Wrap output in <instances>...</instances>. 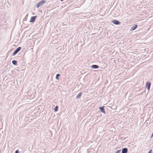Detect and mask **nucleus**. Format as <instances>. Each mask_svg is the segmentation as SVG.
<instances>
[{
  "instance_id": "17",
  "label": "nucleus",
  "mask_w": 153,
  "mask_h": 153,
  "mask_svg": "<svg viewBox=\"0 0 153 153\" xmlns=\"http://www.w3.org/2000/svg\"><path fill=\"white\" fill-rule=\"evenodd\" d=\"M60 0L62 2V1H63L64 0Z\"/></svg>"
},
{
  "instance_id": "3",
  "label": "nucleus",
  "mask_w": 153,
  "mask_h": 153,
  "mask_svg": "<svg viewBox=\"0 0 153 153\" xmlns=\"http://www.w3.org/2000/svg\"><path fill=\"white\" fill-rule=\"evenodd\" d=\"M111 22H112L114 24L116 25H119L121 24V22H120L117 20H112L111 21Z\"/></svg>"
},
{
  "instance_id": "2",
  "label": "nucleus",
  "mask_w": 153,
  "mask_h": 153,
  "mask_svg": "<svg viewBox=\"0 0 153 153\" xmlns=\"http://www.w3.org/2000/svg\"><path fill=\"white\" fill-rule=\"evenodd\" d=\"M21 47H19L15 50L14 52L13 53L12 56H14L21 49Z\"/></svg>"
},
{
  "instance_id": "7",
  "label": "nucleus",
  "mask_w": 153,
  "mask_h": 153,
  "mask_svg": "<svg viewBox=\"0 0 153 153\" xmlns=\"http://www.w3.org/2000/svg\"><path fill=\"white\" fill-rule=\"evenodd\" d=\"M137 27V25H134V26H133L131 27L130 29V30L132 31L135 30Z\"/></svg>"
},
{
  "instance_id": "11",
  "label": "nucleus",
  "mask_w": 153,
  "mask_h": 153,
  "mask_svg": "<svg viewBox=\"0 0 153 153\" xmlns=\"http://www.w3.org/2000/svg\"><path fill=\"white\" fill-rule=\"evenodd\" d=\"M12 63L15 65H17V61L16 60H13L12 61Z\"/></svg>"
},
{
  "instance_id": "16",
  "label": "nucleus",
  "mask_w": 153,
  "mask_h": 153,
  "mask_svg": "<svg viewBox=\"0 0 153 153\" xmlns=\"http://www.w3.org/2000/svg\"><path fill=\"white\" fill-rule=\"evenodd\" d=\"M152 149H151L150 151L149 152L150 153H152Z\"/></svg>"
},
{
  "instance_id": "12",
  "label": "nucleus",
  "mask_w": 153,
  "mask_h": 153,
  "mask_svg": "<svg viewBox=\"0 0 153 153\" xmlns=\"http://www.w3.org/2000/svg\"><path fill=\"white\" fill-rule=\"evenodd\" d=\"M60 76L59 74H57L56 75V79H59V77Z\"/></svg>"
},
{
  "instance_id": "13",
  "label": "nucleus",
  "mask_w": 153,
  "mask_h": 153,
  "mask_svg": "<svg viewBox=\"0 0 153 153\" xmlns=\"http://www.w3.org/2000/svg\"><path fill=\"white\" fill-rule=\"evenodd\" d=\"M58 106H56L54 108V110L55 111H58Z\"/></svg>"
},
{
  "instance_id": "8",
  "label": "nucleus",
  "mask_w": 153,
  "mask_h": 153,
  "mask_svg": "<svg viewBox=\"0 0 153 153\" xmlns=\"http://www.w3.org/2000/svg\"><path fill=\"white\" fill-rule=\"evenodd\" d=\"M128 149L127 148H124L122 149V153H127Z\"/></svg>"
},
{
  "instance_id": "4",
  "label": "nucleus",
  "mask_w": 153,
  "mask_h": 153,
  "mask_svg": "<svg viewBox=\"0 0 153 153\" xmlns=\"http://www.w3.org/2000/svg\"><path fill=\"white\" fill-rule=\"evenodd\" d=\"M151 83L150 82H147L146 83V87L148 90H149L151 86Z\"/></svg>"
},
{
  "instance_id": "1",
  "label": "nucleus",
  "mask_w": 153,
  "mask_h": 153,
  "mask_svg": "<svg viewBox=\"0 0 153 153\" xmlns=\"http://www.w3.org/2000/svg\"><path fill=\"white\" fill-rule=\"evenodd\" d=\"M46 1L45 0H42V1L39 2L36 5V7L38 8L39 7L42 6L45 3Z\"/></svg>"
},
{
  "instance_id": "10",
  "label": "nucleus",
  "mask_w": 153,
  "mask_h": 153,
  "mask_svg": "<svg viewBox=\"0 0 153 153\" xmlns=\"http://www.w3.org/2000/svg\"><path fill=\"white\" fill-rule=\"evenodd\" d=\"M82 94V93L81 92L79 93L76 96V98L78 99L81 97V95Z\"/></svg>"
},
{
  "instance_id": "15",
  "label": "nucleus",
  "mask_w": 153,
  "mask_h": 153,
  "mask_svg": "<svg viewBox=\"0 0 153 153\" xmlns=\"http://www.w3.org/2000/svg\"><path fill=\"white\" fill-rule=\"evenodd\" d=\"M19 151L18 150H17L16 151L15 153H19Z\"/></svg>"
},
{
  "instance_id": "9",
  "label": "nucleus",
  "mask_w": 153,
  "mask_h": 153,
  "mask_svg": "<svg viewBox=\"0 0 153 153\" xmlns=\"http://www.w3.org/2000/svg\"><path fill=\"white\" fill-rule=\"evenodd\" d=\"M99 68V66L97 65H93L91 66V68L94 69H97Z\"/></svg>"
},
{
  "instance_id": "5",
  "label": "nucleus",
  "mask_w": 153,
  "mask_h": 153,
  "mask_svg": "<svg viewBox=\"0 0 153 153\" xmlns=\"http://www.w3.org/2000/svg\"><path fill=\"white\" fill-rule=\"evenodd\" d=\"M37 16H33L31 17L30 22H33L35 20Z\"/></svg>"
},
{
  "instance_id": "6",
  "label": "nucleus",
  "mask_w": 153,
  "mask_h": 153,
  "mask_svg": "<svg viewBox=\"0 0 153 153\" xmlns=\"http://www.w3.org/2000/svg\"><path fill=\"white\" fill-rule=\"evenodd\" d=\"M105 107V106H103L102 107H99V109L100 111H101V112L103 113L104 114H105V109L104 108Z\"/></svg>"
},
{
  "instance_id": "14",
  "label": "nucleus",
  "mask_w": 153,
  "mask_h": 153,
  "mask_svg": "<svg viewBox=\"0 0 153 153\" xmlns=\"http://www.w3.org/2000/svg\"><path fill=\"white\" fill-rule=\"evenodd\" d=\"M121 151V150H117L115 152V153H120Z\"/></svg>"
}]
</instances>
